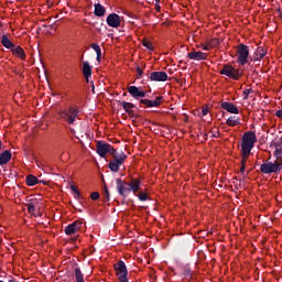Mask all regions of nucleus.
<instances>
[{
  "instance_id": "nucleus-1",
  "label": "nucleus",
  "mask_w": 282,
  "mask_h": 282,
  "mask_svg": "<svg viewBox=\"0 0 282 282\" xmlns=\"http://www.w3.org/2000/svg\"><path fill=\"white\" fill-rule=\"evenodd\" d=\"M254 144H257V133L254 131H247L242 134L241 141V151L245 154L251 153L252 149H254Z\"/></svg>"
},
{
  "instance_id": "nucleus-2",
  "label": "nucleus",
  "mask_w": 282,
  "mask_h": 282,
  "mask_svg": "<svg viewBox=\"0 0 282 282\" xmlns=\"http://www.w3.org/2000/svg\"><path fill=\"white\" fill-rule=\"evenodd\" d=\"M78 116H80V109L76 107H69L58 112L59 120H64L67 124H74Z\"/></svg>"
},
{
  "instance_id": "nucleus-3",
  "label": "nucleus",
  "mask_w": 282,
  "mask_h": 282,
  "mask_svg": "<svg viewBox=\"0 0 282 282\" xmlns=\"http://www.w3.org/2000/svg\"><path fill=\"white\" fill-rule=\"evenodd\" d=\"M261 173L264 175H270L272 173H281L282 171V160L275 159V161L263 163L260 165Z\"/></svg>"
},
{
  "instance_id": "nucleus-4",
  "label": "nucleus",
  "mask_w": 282,
  "mask_h": 282,
  "mask_svg": "<svg viewBox=\"0 0 282 282\" xmlns=\"http://www.w3.org/2000/svg\"><path fill=\"white\" fill-rule=\"evenodd\" d=\"M237 58L240 65H248L250 63V48L246 44H239L237 47Z\"/></svg>"
},
{
  "instance_id": "nucleus-5",
  "label": "nucleus",
  "mask_w": 282,
  "mask_h": 282,
  "mask_svg": "<svg viewBox=\"0 0 282 282\" xmlns=\"http://www.w3.org/2000/svg\"><path fill=\"white\" fill-rule=\"evenodd\" d=\"M220 74L223 76H228V78H231L232 80H239V77L243 76V70L237 69V68L232 67V65L226 64L220 69Z\"/></svg>"
},
{
  "instance_id": "nucleus-6",
  "label": "nucleus",
  "mask_w": 282,
  "mask_h": 282,
  "mask_svg": "<svg viewBox=\"0 0 282 282\" xmlns=\"http://www.w3.org/2000/svg\"><path fill=\"white\" fill-rule=\"evenodd\" d=\"M115 271L117 273V276L119 279V282H129V271L127 270V264L124 261L120 260L117 263H115Z\"/></svg>"
},
{
  "instance_id": "nucleus-7",
  "label": "nucleus",
  "mask_w": 282,
  "mask_h": 282,
  "mask_svg": "<svg viewBox=\"0 0 282 282\" xmlns=\"http://www.w3.org/2000/svg\"><path fill=\"white\" fill-rule=\"evenodd\" d=\"M117 184V192L123 199H127L129 197V194L131 193V184L122 181V178H116Z\"/></svg>"
},
{
  "instance_id": "nucleus-8",
  "label": "nucleus",
  "mask_w": 282,
  "mask_h": 282,
  "mask_svg": "<svg viewBox=\"0 0 282 282\" xmlns=\"http://www.w3.org/2000/svg\"><path fill=\"white\" fill-rule=\"evenodd\" d=\"M113 147L105 141H97V153L99 158H107V153H113Z\"/></svg>"
},
{
  "instance_id": "nucleus-9",
  "label": "nucleus",
  "mask_w": 282,
  "mask_h": 282,
  "mask_svg": "<svg viewBox=\"0 0 282 282\" xmlns=\"http://www.w3.org/2000/svg\"><path fill=\"white\" fill-rule=\"evenodd\" d=\"M148 78L152 83H165V80H169V74H166V72H163V70H161V72H152V73H150Z\"/></svg>"
},
{
  "instance_id": "nucleus-10",
  "label": "nucleus",
  "mask_w": 282,
  "mask_h": 282,
  "mask_svg": "<svg viewBox=\"0 0 282 282\" xmlns=\"http://www.w3.org/2000/svg\"><path fill=\"white\" fill-rule=\"evenodd\" d=\"M80 228H83V221L75 220L74 223L65 227L64 232L68 236L76 235L78 230H80Z\"/></svg>"
},
{
  "instance_id": "nucleus-11",
  "label": "nucleus",
  "mask_w": 282,
  "mask_h": 282,
  "mask_svg": "<svg viewBox=\"0 0 282 282\" xmlns=\"http://www.w3.org/2000/svg\"><path fill=\"white\" fill-rule=\"evenodd\" d=\"M128 93L132 98H135V100H139V98H147V91L142 90L141 88L137 86H129Z\"/></svg>"
},
{
  "instance_id": "nucleus-12",
  "label": "nucleus",
  "mask_w": 282,
  "mask_h": 282,
  "mask_svg": "<svg viewBox=\"0 0 282 282\" xmlns=\"http://www.w3.org/2000/svg\"><path fill=\"white\" fill-rule=\"evenodd\" d=\"M164 102V97L158 96L154 100L151 99H140V105H145L147 107H160Z\"/></svg>"
},
{
  "instance_id": "nucleus-13",
  "label": "nucleus",
  "mask_w": 282,
  "mask_h": 282,
  "mask_svg": "<svg viewBox=\"0 0 282 282\" xmlns=\"http://www.w3.org/2000/svg\"><path fill=\"white\" fill-rule=\"evenodd\" d=\"M109 28H120V15L118 13H110L106 19Z\"/></svg>"
},
{
  "instance_id": "nucleus-14",
  "label": "nucleus",
  "mask_w": 282,
  "mask_h": 282,
  "mask_svg": "<svg viewBox=\"0 0 282 282\" xmlns=\"http://www.w3.org/2000/svg\"><path fill=\"white\" fill-rule=\"evenodd\" d=\"M191 61H206L208 58V54L202 51H192L187 54Z\"/></svg>"
},
{
  "instance_id": "nucleus-15",
  "label": "nucleus",
  "mask_w": 282,
  "mask_h": 282,
  "mask_svg": "<svg viewBox=\"0 0 282 282\" xmlns=\"http://www.w3.org/2000/svg\"><path fill=\"white\" fill-rule=\"evenodd\" d=\"M112 155L113 160L112 162H116L117 164H124V160H127V154H124L123 151L118 152L116 149H113V152L110 154Z\"/></svg>"
},
{
  "instance_id": "nucleus-16",
  "label": "nucleus",
  "mask_w": 282,
  "mask_h": 282,
  "mask_svg": "<svg viewBox=\"0 0 282 282\" xmlns=\"http://www.w3.org/2000/svg\"><path fill=\"white\" fill-rule=\"evenodd\" d=\"M220 107L221 109H225V111H228V113H239V108H237L232 102L224 101Z\"/></svg>"
},
{
  "instance_id": "nucleus-17",
  "label": "nucleus",
  "mask_w": 282,
  "mask_h": 282,
  "mask_svg": "<svg viewBox=\"0 0 282 282\" xmlns=\"http://www.w3.org/2000/svg\"><path fill=\"white\" fill-rule=\"evenodd\" d=\"M120 105L122 109H124L126 113L131 116V118H135V112L133 111V109L135 108V105L127 101H121Z\"/></svg>"
},
{
  "instance_id": "nucleus-18",
  "label": "nucleus",
  "mask_w": 282,
  "mask_h": 282,
  "mask_svg": "<svg viewBox=\"0 0 282 282\" xmlns=\"http://www.w3.org/2000/svg\"><path fill=\"white\" fill-rule=\"evenodd\" d=\"M12 160V152L10 150H6L2 153H0V166H4V164H8Z\"/></svg>"
},
{
  "instance_id": "nucleus-19",
  "label": "nucleus",
  "mask_w": 282,
  "mask_h": 282,
  "mask_svg": "<svg viewBox=\"0 0 282 282\" xmlns=\"http://www.w3.org/2000/svg\"><path fill=\"white\" fill-rule=\"evenodd\" d=\"M12 54L14 56H18L19 58H21L22 61H25V51L23 50V47L19 46V45H14L11 50Z\"/></svg>"
},
{
  "instance_id": "nucleus-20",
  "label": "nucleus",
  "mask_w": 282,
  "mask_h": 282,
  "mask_svg": "<svg viewBox=\"0 0 282 282\" xmlns=\"http://www.w3.org/2000/svg\"><path fill=\"white\" fill-rule=\"evenodd\" d=\"M82 72H83L84 78H91L93 69L89 62H83Z\"/></svg>"
},
{
  "instance_id": "nucleus-21",
  "label": "nucleus",
  "mask_w": 282,
  "mask_h": 282,
  "mask_svg": "<svg viewBox=\"0 0 282 282\" xmlns=\"http://www.w3.org/2000/svg\"><path fill=\"white\" fill-rule=\"evenodd\" d=\"M268 54L263 46H259L257 51L254 52V56L250 58V61H261Z\"/></svg>"
},
{
  "instance_id": "nucleus-22",
  "label": "nucleus",
  "mask_w": 282,
  "mask_h": 282,
  "mask_svg": "<svg viewBox=\"0 0 282 282\" xmlns=\"http://www.w3.org/2000/svg\"><path fill=\"white\" fill-rule=\"evenodd\" d=\"M1 45L6 47V50H12L14 47V43L10 41V37L8 34H3L1 37Z\"/></svg>"
},
{
  "instance_id": "nucleus-23",
  "label": "nucleus",
  "mask_w": 282,
  "mask_h": 282,
  "mask_svg": "<svg viewBox=\"0 0 282 282\" xmlns=\"http://www.w3.org/2000/svg\"><path fill=\"white\" fill-rule=\"evenodd\" d=\"M226 124L228 127H237L238 124H241V119L237 116H231L227 119Z\"/></svg>"
},
{
  "instance_id": "nucleus-24",
  "label": "nucleus",
  "mask_w": 282,
  "mask_h": 282,
  "mask_svg": "<svg viewBox=\"0 0 282 282\" xmlns=\"http://www.w3.org/2000/svg\"><path fill=\"white\" fill-rule=\"evenodd\" d=\"M106 12H107V9H105L102 4L95 3V11H94L95 17H105Z\"/></svg>"
},
{
  "instance_id": "nucleus-25",
  "label": "nucleus",
  "mask_w": 282,
  "mask_h": 282,
  "mask_svg": "<svg viewBox=\"0 0 282 282\" xmlns=\"http://www.w3.org/2000/svg\"><path fill=\"white\" fill-rule=\"evenodd\" d=\"M130 184V192L132 191L133 195L140 191V180L133 178Z\"/></svg>"
},
{
  "instance_id": "nucleus-26",
  "label": "nucleus",
  "mask_w": 282,
  "mask_h": 282,
  "mask_svg": "<svg viewBox=\"0 0 282 282\" xmlns=\"http://www.w3.org/2000/svg\"><path fill=\"white\" fill-rule=\"evenodd\" d=\"M39 182H40L39 178L32 174L28 175L25 180L26 186H36Z\"/></svg>"
},
{
  "instance_id": "nucleus-27",
  "label": "nucleus",
  "mask_w": 282,
  "mask_h": 282,
  "mask_svg": "<svg viewBox=\"0 0 282 282\" xmlns=\"http://www.w3.org/2000/svg\"><path fill=\"white\" fill-rule=\"evenodd\" d=\"M120 166H122V164L117 163L116 161H110L108 164V169H110L112 173H118L120 171Z\"/></svg>"
},
{
  "instance_id": "nucleus-28",
  "label": "nucleus",
  "mask_w": 282,
  "mask_h": 282,
  "mask_svg": "<svg viewBox=\"0 0 282 282\" xmlns=\"http://www.w3.org/2000/svg\"><path fill=\"white\" fill-rule=\"evenodd\" d=\"M75 279L76 282H85V276L83 275V271H80V268H75Z\"/></svg>"
},
{
  "instance_id": "nucleus-29",
  "label": "nucleus",
  "mask_w": 282,
  "mask_h": 282,
  "mask_svg": "<svg viewBox=\"0 0 282 282\" xmlns=\"http://www.w3.org/2000/svg\"><path fill=\"white\" fill-rule=\"evenodd\" d=\"M207 45H209V47H212V50H215V47H217V45H219V39L214 37V39L209 40L207 42Z\"/></svg>"
},
{
  "instance_id": "nucleus-30",
  "label": "nucleus",
  "mask_w": 282,
  "mask_h": 282,
  "mask_svg": "<svg viewBox=\"0 0 282 282\" xmlns=\"http://www.w3.org/2000/svg\"><path fill=\"white\" fill-rule=\"evenodd\" d=\"M142 45L143 47H147V50H150L151 52H153V43H151V41L143 39Z\"/></svg>"
},
{
  "instance_id": "nucleus-31",
  "label": "nucleus",
  "mask_w": 282,
  "mask_h": 282,
  "mask_svg": "<svg viewBox=\"0 0 282 282\" xmlns=\"http://www.w3.org/2000/svg\"><path fill=\"white\" fill-rule=\"evenodd\" d=\"M241 155H242V159H241L240 164H241L242 166H246V163L248 162V158H250V153H247V154H246V152H243V151L241 150Z\"/></svg>"
},
{
  "instance_id": "nucleus-32",
  "label": "nucleus",
  "mask_w": 282,
  "mask_h": 282,
  "mask_svg": "<svg viewBox=\"0 0 282 282\" xmlns=\"http://www.w3.org/2000/svg\"><path fill=\"white\" fill-rule=\"evenodd\" d=\"M26 208H28V213H30V215H34V212L36 210V206L34 205V203L26 204Z\"/></svg>"
},
{
  "instance_id": "nucleus-33",
  "label": "nucleus",
  "mask_w": 282,
  "mask_h": 282,
  "mask_svg": "<svg viewBox=\"0 0 282 282\" xmlns=\"http://www.w3.org/2000/svg\"><path fill=\"white\" fill-rule=\"evenodd\" d=\"M138 197H139V200L140 202H148L149 199V194L144 193V192H141L138 194Z\"/></svg>"
},
{
  "instance_id": "nucleus-34",
  "label": "nucleus",
  "mask_w": 282,
  "mask_h": 282,
  "mask_svg": "<svg viewBox=\"0 0 282 282\" xmlns=\"http://www.w3.org/2000/svg\"><path fill=\"white\" fill-rule=\"evenodd\" d=\"M250 94H254V90H252V88L245 89L242 93L243 100H248V97L250 96Z\"/></svg>"
},
{
  "instance_id": "nucleus-35",
  "label": "nucleus",
  "mask_w": 282,
  "mask_h": 282,
  "mask_svg": "<svg viewBox=\"0 0 282 282\" xmlns=\"http://www.w3.org/2000/svg\"><path fill=\"white\" fill-rule=\"evenodd\" d=\"M70 191L75 193V199L80 198V192L78 191V187H76L75 185H70Z\"/></svg>"
},
{
  "instance_id": "nucleus-36",
  "label": "nucleus",
  "mask_w": 282,
  "mask_h": 282,
  "mask_svg": "<svg viewBox=\"0 0 282 282\" xmlns=\"http://www.w3.org/2000/svg\"><path fill=\"white\" fill-rule=\"evenodd\" d=\"M90 47L96 52V54H102V50H100V45H98L97 43H93Z\"/></svg>"
},
{
  "instance_id": "nucleus-37",
  "label": "nucleus",
  "mask_w": 282,
  "mask_h": 282,
  "mask_svg": "<svg viewBox=\"0 0 282 282\" xmlns=\"http://www.w3.org/2000/svg\"><path fill=\"white\" fill-rule=\"evenodd\" d=\"M90 198H91L94 202H96L97 199H100V193H98V192H93V193L90 194Z\"/></svg>"
},
{
  "instance_id": "nucleus-38",
  "label": "nucleus",
  "mask_w": 282,
  "mask_h": 282,
  "mask_svg": "<svg viewBox=\"0 0 282 282\" xmlns=\"http://www.w3.org/2000/svg\"><path fill=\"white\" fill-rule=\"evenodd\" d=\"M104 197H105L106 202H109L110 194H109V188H107V186H105Z\"/></svg>"
},
{
  "instance_id": "nucleus-39",
  "label": "nucleus",
  "mask_w": 282,
  "mask_h": 282,
  "mask_svg": "<svg viewBox=\"0 0 282 282\" xmlns=\"http://www.w3.org/2000/svg\"><path fill=\"white\" fill-rule=\"evenodd\" d=\"M137 78H142V74H144V72L142 70V68H140V66L137 67Z\"/></svg>"
},
{
  "instance_id": "nucleus-40",
  "label": "nucleus",
  "mask_w": 282,
  "mask_h": 282,
  "mask_svg": "<svg viewBox=\"0 0 282 282\" xmlns=\"http://www.w3.org/2000/svg\"><path fill=\"white\" fill-rule=\"evenodd\" d=\"M208 111H209L208 107H203L202 109L203 116H208Z\"/></svg>"
},
{
  "instance_id": "nucleus-41",
  "label": "nucleus",
  "mask_w": 282,
  "mask_h": 282,
  "mask_svg": "<svg viewBox=\"0 0 282 282\" xmlns=\"http://www.w3.org/2000/svg\"><path fill=\"white\" fill-rule=\"evenodd\" d=\"M155 1H156V3H155V10H156V12H160V10H161L160 0H155Z\"/></svg>"
},
{
  "instance_id": "nucleus-42",
  "label": "nucleus",
  "mask_w": 282,
  "mask_h": 282,
  "mask_svg": "<svg viewBox=\"0 0 282 282\" xmlns=\"http://www.w3.org/2000/svg\"><path fill=\"white\" fill-rule=\"evenodd\" d=\"M90 86L93 94H96V86L94 85V80L90 82Z\"/></svg>"
},
{
  "instance_id": "nucleus-43",
  "label": "nucleus",
  "mask_w": 282,
  "mask_h": 282,
  "mask_svg": "<svg viewBox=\"0 0 282 282\" xmlns=\"http://www.w3.org/2000/svg\"><path fill=\"white\" fill-rule=\"evenodd\" d=\"M203 50L205 51V52H208L209 50H212V47H210V45H205V46H203Z\"/></svg>"
},
{
  "instance_id": "nucleus-44",
  "label": "nucleus",
  "mask_w": 282,
  "mask_h": 282,
  "mask_svg": "<svg viewBox=\"0 0 282 282\" xmlns=\"http://www.w3.org/2000/svg\"><path fill=\"white\" fill-rule=\"evenodd\" d=\"M102 58V53L97 54V62L100 63V59Z\"/></svg>"
},
{
  "instance_id": "nucleus-45",
  "label": "nucleus",
  "mask_w": 282,
  "mask_h": 282,
  "mask_svg": "<svg viewBox=\"0 0 282 282\" xmlns=\"http://www.w3.org/2000/svg\"><path fill=\"white\" fill-rule=\"evenodd\" d=\"M240 173H246V165H241Z\"/></svg>"
},
{
  "instance_id": "nucleus-46",
  "label": "nucleus",
  "mask_w": 282,
  "mask_h": 282,
  "mask_svg": "<svg viewBox=\"0 0 282 282\" xmlns=\"http://www.w3.org/2000/svg\"><path fill=\"white\" fill-rule=\"evenodd\" d=\"M69 131L73 133V135L76 134V130H74V128H69Z\"/></svg>"
},
{
  "instance_id": "nucleus-47",
  "label": "nucleus",
  "mask_w": 282,
  "mask_h": 282,
  "mask_svg": "<svg viewBox=\"0 0 282 282\" xmlns=\"http://www.w3.org/2000/svg\"><path fill=\"white\" fill-rule=\"evenodd\" d=\"M213 138H219V132L214 133Z\"/></svg>"
},
{
  "instance_id": "nucleus-48",
  "label": "nucleus",
  "mask_w": 282,
  "mask_h": 282,
  "mask_svg": "<svg viewBox=\"0 0 282 282\" xmlns=\"http://www.w3.org/2000/svg\"><path fill=\"white\" fill-rule=\"evenodd\" d=\"M85 80H86V83H91V82L89 80V77H85Z\"/></svg>"
},
{
  "instance_id": "nucleus-49",
  "label": "nucleus",
  "mask_w": 282,
  "mask_h": 282,
  "mask_svg": "<svg viewBox=\"0 0 282 282\" xmlns=\"http://www.w3.org/2000/svg\"><path fill=\"white\" fill-rule=\"evenodd\" d=\"M9 282H17L14 278L10 279Z\"/></svg>"
},
{
  "instance_id": "nucleus-50",
  "label": "nucleus",
  "mask_w": 282,
  "mask_h": 282,
  "mask_svg": "<svg viewBox=\"0 0 282 282\" xmlns=\"http://www.w3.org/2000/svg\"><path fill=\"white\" fill-rule=\"evenodd\" d=\"M34 217H41V214H34Z\"/></svg>"
},
{
  "instance_id": "nucleus-51",
  "label": "nucleus",
  "mask_w": 282,
  "mask_h": 282,
  "mask_svg": "<svg viewBox=\"0 0 282 282\" xmlns=\"http://www.w3.org/2000/svg\"><path fill=\"white\" fill-rule=\"evenodd\" d=\"M1 145H2V142L0 141V151H1Z\"/></svg>"
},
{
  "instance_id": "nucleus-52",
  "label": "nucleus",
  "mask_w": 282,
  "mask_h": 282,
  "mask_svg": "<svg viewBox=\"0 0 282 282\" xmlns=\"http://www.w3.org/2000/svg\"><path fill=\"white\" fill-rule=\"evenodd\" d=\"M83 58H84V55H82V61H83Z\"/></svg>"
},
{
  "instance_id": "nucleus-53",
  "label": "nucleus",
  "mask_w": 282,
  "mask_h": 282,
  "mask_svg": "<svg viewBox=\"0 0 282 282\" xmlns=\"http://www.w3.org/2000/svg\"><path fill=\"white\" fill-rule=\"evenodd\" d=\"M0 282H3V280H0Z\"/></svg>"
}]
</instances>
